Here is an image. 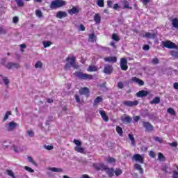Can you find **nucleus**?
I'll return each mask as SVG.
<instances>
[{"mask_svg":"<svg viewBox=\"0 0 178 178\" xmlns=\"http://www.w3.org/2000/svg\"><path fill=\"white\" fill-rule=\"evenodd\" d=\"M76 57L72 56L71 58L68 57L66 58V61L69 62L70 64L67 63L65 65V70H70V67H74V69H77L79 67V65L76 64Z\"/></svg>","mask_w":178,"mask_h":178,"instance_id":"obj_1","label":"nucleus"},{"mask_svg":"<svg viewBox=\"0 0 178 178\" xmlns=\"http://www.w3.org/2000/svg\"><path fill=\"white\" fill-rule=\"evenodd\" d=\"M66 5V1L63 0H54L51 1L50 4V8L51 10H56Z\"/></svg>","mask_w":178,"mask_h":178,"instance_id":"obj_2","label":"nucleus"},{"mask_svg":"<svg viewBox=\"0 0 178 178\" xmlns=\"http://www.w3.org/2000/svg\"><path fill=\"white\" fill-rule=\"evenodd\" d=\"M75 77H77L80 80H92V75L89 74H83L82 72H75Z\"/></svg>","mask_w":178,"mask_h":178,"instance_id":"obj_3","label":"nucleus"},{"mask_svg":"<svg viewBox=\"0 0 178 178\" xmlns=\"http://www.w3.org/2000/svg\"><path fill=\"white\" fill-rule=\"evenodd\" d=\"M74 143L75 144V145H76V147H74L75 152H77L79 154H85V149L83 147H81L82 143L81 142H80V140L74 139Z\"/></svg>","mask_w":178,"mask_h":178,"instance_id":"obj_4","label":"nucleus"},{"mask_svg":"<svg viewBox=\"0 0 178 178\" xmlns=\"http://www.w3.org/2000/svg\"><path fill=\"white\" fill-rule=\"evenodd\" d=\"M161 43L165 48L174 49L177 48V44H176L175 42H172L171 40L162 41Z\"/></svg>","mask_w":178,"mask_h":178,"instance_id":"obj_5","label":"nucleus"},{"mask_svg":"<svg viewBox=\"0 0 178 178\" xmlns=\"http://www.w3.org/2000/svg\"><path fill=\"white\" fill-rule=\"evenodd\" d=\"M120 67L121 70L126 72L128 70V60L126 58H122L120 59Z\"/></svg>","mask_w":178,"mask_h":178,"instance_id":"obj_6","label":"nucleus"},{"mask_svg":"<svg viewBox=\"0 0 178 178\" xmlns=\"http://www.w3.org/2000/svg\"><path fill=\"white\" fill-rule=\"evenodd\" d=\"M143 127H144V128L145 129V131L147 132H152L154 130V127L147 121L143 122Z\"/></svg>","mask_w":178,"mask_h":178,"instance_id":"obj_7","label":"nucleus"},{"mask_svg":"<svg viewBox=\"0 0 178 178\" xmlns=\"http://www.w3.org/2000/svg\"><path fill=\"white\" fill-rule=\"evenodd\" d=\"M139 104L138 100H135V101H131V100H127L123 102V105L124 106H127V107H134L136 106H138Z\"/></svg>","mask_w":178,"mask_h":178,"instance_id":"obj_8","label":"nucleus"},{"mask_svg":"<svg viewBox=\"0 0 178 178\" xmlns=\"http://www.w3.org/2000/svg\"><path fill=\"white\" fill-rule=\"evenodd\" d=\"M80 95H84L86 97H90V90L87 87H83L79 90Z\"/></svg>","mask_w":178,"mask_h":178,"instance_id":"obj_9","label":"nucleus"},{"mask_svg":"<svg viewBox=\"0 0 178 178\" xmlns=\"http://www.w3.org/2000/svg\"><path fill=\"white\" fill-rule=\"evenodd\" d=\"M6 68L8 70H17L19 68V65L17 63L9 62L6 65Z\"/></svg>","mask_w":178,"mask_h":178,"instance_id":"obj_10","label":"nucleus"},{"mask_svg":"<svg viewBox=\"0 0 178 178\" xmlns=\"http://www.w3.org/2000/svg\"><path fill=\"white\" fill-rule=\"evenodd\" d=\"M17 126L18 124L16 122H15L14 121H11L6 127L7 131H8L9 132L13 131Z\"/></svg>","mask_w":178,"mask_h":178,"instance_id":"obj_11","label":"nucleus"},{"mask_svg":"<svg viewBox=\"0 0 178 178\" xmlns=\"http://www.w3.org/2000/svg\"><path fill=\"white\" fill-rule=\"evenodd\" d=\"M103 72L107 75H111L113 72V65H105V67H104Z\"/></svg>","mask_w":178,"mask_h":178,"instance_id":"obj_12","label":"nucleus"},{"mask_svg":"<svg viewBox=\"0 0 178 178\" xmlns=\"http://www.w3.org/2000/svg\"><path fill=\"white\" fill-rule=\"evenodd\" d=\"M132 159H134L135 161L139 162V163H144V157H143L141 154H135L132 157Z\"/></svg>","mask_w":178,"mask_h":178,"instance_id":"obj_13","label":"nucleus"},{"mask_svg":"<svg viewBox=\"0 0 178 178\" xmlns=\"http://www.w3.org/2000/svg\"><path fill=\"white\" fill-rule=\"evenodd\" d=\"M150 92L147 90H139L136 93V96L138 98L145 97H147Z\"/></svg>","mask_w":178,"mask_h":178,"instance_id":"obj_14","label":"nucleus"},{"mask_svg":"<svg viewBox=\"0 0 178 178\" xmlns=\"http://www.w3.org/2000/svg\"><path fill=\"white\" fill-rule=\"evenodd\" d=\"M104 60H105V62L116 63V62H118V58H116V56H108L104 58Z\"/></svg>","mask_w":178,"mask_h":178,"instance_id":"obj_15","label":"nucleus"},{"mask_svg":"<svg viewBox=\"0 0 178 178\" xmlns=\"http://www.w3.org/2000/svg\"><path fill=\"white\" fill-rule=\"evenodd\" d=\"M99 113H100L101 118H102L103 120L105 121V122H108V117L107 114H106V112L104 111L100 110L99 111Z\"/></svg>","mask_w":178,"mask_h":178,"instance_id":"obj_16","label":"nucleus"},{"mask_svg":"<svg viewBox=\"0 0 178 178\" xmlns=\"http://www.w3.org/2000/svg\"><path fill=\"white\" fill-rule=\"evenodd\" d=\"M79 13V8L76 6L75 7H72V9H70L68 10V13L70 15H73L74 14H78Z\"/></svg>","mask_w":178,"mask_h":178,"instance_id":"obj_17","label":"nucleus"},{"mask_svg":"<svg viewBox=\"0 0 178 178\" xmlns=\"http://www.w3.org/2000/svg\"><path fill=\"white\" fill-rule=\"evenodd\" d=\"M131 81L134 83H137L138 85L141 86L145 85L144 81H142L141 79H139L137 77H132Z\"/></svg>","mask_w":178,"mask_h":178,"instance_id":"obj_18","label":"nucleus"},{"mask_svg":"<svg viewBox=\"0 0 178 178\" xmlns=\"http://www.w3.org/2000/svg\"><path fill=\"white\" fill-rule=\"evenodd\" d=\"M144 37L148 39H154L156 38V33H150L149 32H147L145 33Z\"/></svg>","mask_w":178,"mask_h":178,"instance_id":"obj_19","label":"nucleus"},{"mask_svg":"<svg viewBox=\"0 0 178 178\" xmlns=\"http://www.w3.org/2000/svg\"><path fill=\"white\" fill-rule=\"evenodd\" d=\"M106 175H108V177L110 178H112L115 175V170L113 168H110L106 170H105Z\"/></svg>","mask_w":178,"mask_h":178,"instance_id":"obj_20","label":"nucleus"},{"mask_svg":"<svg viewBox=\"0 0 178 178\" xmlns=\"http://www.w3.org/2000/svg\"><path fill=\"white\" fill-rule=\"evenodd\" d=\"M134 168H135V170H138L139 173L140 175L144 174V170L142 168V167H141V165L140 164L135 163L134 164Z\"/></svg>","mask_w":178,"mask_h":178,"instance_id":"obj_21","label":"nucleus"},{"mask_svg":"<svg viewBox=\"0 0 178 178\" xmlns=\"http://www.w3.org/2000/svg\"><path fill=\"white\" fill-rule=\"evenodd\" d=\"M67 16V14L63 11H58V13H56V17L58 19L66 17Z\"/></svg>","mask_w":178,"mask_h":178,"instance_id":"obj_22","label":"nucleus"},{"mask_svg":"<svg viewBox=\"0 0 178 178\" xmlns=\"http://www.w3.org/2000/svg\"><path fill=\"white\" fill-rule=\"evenodd\" d=\"M93 20H95V24H99L101 22V16L99 14L96 13L95 17H93Z\"/></svg>","mask_w":178,"mask_h":178,"instance_id":"obj_23","label":"nucleus"},{"mask_svg":"<svg viewBox=\"0 0 178 178\" xmlns=\"http://www.w3.org/2000/svg\"><path fill=\"white\" fill-rule=\"evenodd\" d=\"M123 9L133 10V7L129 6V3L127 0L123 1Z\"/></svg>","mask_w":178,"mask_h":178,"instance_id":"obj_24","label":"nucleus"},{"mask_svg":"<svg viewBox=\"0 0 178 178\" xmlns=\"http://www.w3.org/2000/svg\"><path fill=\"white\" fill-rule=\"evenodd\" d=\"M88 72H97L98 69L97 66L95 65H90L89 67L87 69Z\"/></svg>","mask_w":178,"mask_h":178,"instance_id":"obj_25","label":"nucleus"},{"mask_svg":"<svg viewBox=\"0 0 178 178\" xmlns=\"http://www.w3.org/2000/svg\"><path fill=\"white\" fill-rule=\"evenodd\" d=\"M160 97H156L154 99L150 102V104H158L160 103Z\"/></svg>","mask_w":178,"mask_h":178,"instance_id":"obj_26","label":"nucleus"},{"mask_svg":"<svg viewBox=\"0 0 178 178\" xmlns=\"http://www.w3.org/2000/svg\"><path fill=\"white\" fill-rule=\"evenodd\" d=\"M129 138L131 141V145L134 146V147L136 146V140L134 139V135L129 134Z\"/></svg>","mask_w":178,"mask_h":178,"instance_id":"obj_27","label":"nucleus"},{"mask_svg":"<svg viewBox=\"0 0 178 178\" xmlns=\"http://www.w3.org/2000/svg\"><path fill=\"white\" fill-rule=\"evenodd\" d=\"M158 160L160 161H165V157L162 153L159 152L158 153Z\"/></svg>","mask_w":178,"mask_h":178,"instance_id":"obj_28","label":"nucleus"},{"mask_svg":"<svg viewBox=\"0 0 178 178\" xmlns=\"http://www.w3.org/2000/svg\"><path fill=\"white\" fill-rule=\"evenodd\" d=\"M116 132L119 134L120 136H123V129L121 128V127H116Z\"/></svg>","mask_w":178,"mask_h":178,"instance_id":"obj_29","label":"nucleus"},{"mask_svg":"<svg viewBox=\"0 0 178 178\" xmlns=\"http://www.w3.org/2000/svg\"><path fill=\"white\" fill-rule=\"evenodd\" d=\"M0 77L2 78V81H3L4 84H6V86L9 85L10 81L8 77H3V74H0Z\"/></svg>","mask_w":178,"mask_h":178,"instance_id":"obj_30","label":"nucleus"},{"mask_svg":"<svg viewBox=\"0 0 178 178\" xmlns=\"http://www.w3.org/2000/svg\"><path fill=\"white\" fill-rule=\"evenodd\" d=\"M50 170L53 172H63V170L61 168H56L55 167L51 168Z\"/></svg>","mask_w":178,"mask_h":178,"instance_id":"obj_31","label":"nucleus"},{"mask_svg":"<svg viewBox=\"0 0 178 178\" xmlns=\"http://www.w3.org/2000/svg\"><path fill=\"white\" fill-rule=\"evenodd\" d=\"M100 170H110L111 168H108L107 165H105L104 163H100L99 164V168Z\"/></svg>","mask_w":178,"mask_h":178,"instance_id":"obj_32","label":"nucleus"},{"mask_svg":"<svg viewBox=\"0 0 178 178\" xmlns=\"http://www.w3.org/2000/svg\"><path fill=\"white\" fill-rule=\"evenodd\" d=\"M111 39H113V41L118 42L120 40V38L116 33H113V35L111 36Z\"/></svg>","mask_w":178,"mask_h":178,"instance_id":"obj_33","label":"nucleus"},{"mask_svg":"<svg viewBox=\"0 0 178 178\" xmlns=\"http://www.w3.org/2000/svg\"><path fill=\"white\" fill-rule=\"evenodd\" d=\"M170 55L173 58H178V52L175 51V50H171L170 51Z\"/></svg>","mask_w":178,"mask_h":178,"instance_id":"obj_34","label":"nucleus"},{"mask_svg":"<svg viewBox=\"0 0 178 178\" xmlns=\"http://www.w3.org/2000/svg\"><path fill=\"white\" fill-rule=\"evenodd\" d=\"M103 102V99L100 96H98L95 99V105H97V104H99L100 102Z\"/></svg>","mask_w":178,"mask_h":178,"instance_id":"obj_35","label":"nucleus"},{"mask_svg":"<svg viewBox=\"0 0 178 178\" xmlns=\"http://www.w3.org/2000/svg\"><path fill=\"white\" fill-rule=\"evenodd\" d=\"M172 26L173 27L178 29V19L174 18L172 20Z\"/></svg>","mask_w":178,"mask_h":178,"instance_id":"obj_36","label":"nucleus"},{"mask_svg":"<svg viewBox=\"0 0 178 178\" xmlns=\"http://www.w3.org/2000/svg\"><path fill=\"white\" fill-rule=\"evenodd\" d=\"M168 113L169 114H170V115H176V112H175V109L172 108H168Z\"/></svg>","mask_w":178,"mask_h":178,"instance_id":"obj_37","label":"nucleus"},{"mask_svg":"<svg viewBox=\"0 0 178 178\" xmlns=\"http://www.w3.org/2000/svg\"><path fill=\"white\" fill-rule=\"evenodd\" d=\"M6 172L7 175H8V176L11 177L12 178H16V177H15L13 171H12L11 170L7 169Z\"/></svg>","mask_w":178,"mask_h":178,"instance_id":"obj_38","label":"nucleus"},{"mask_svg":"<svg viewBox=\"0 0 178 178\" xmlns=\"http://www.w3.org/2000/svg\"><path fill=\"white\" fill-rule=\"evenodd\" d=\"M51 44H52V42L50 41H44L43 42L44 48L49 47Z\"/></svg>","mask_w":178,"mask_h":178,"instance_id":"obj_39","label":"nucleus"},{"mask_svg":"<svg viewBox=\"0 0 178 178\" xmlns=\"http://www.w3.org/2000/svg\"><path fill=\"white\" fill-rule=\"evenodd\" d=\"M123 121L127 123H131V118L129 115H127L126 117H124Z\"/></svg>","mask_w":178,"mask_h":178,"instance_id":"obj_40","label":"nucleus"},{"mask_svg":"<svg viewBox=\"0 0 178 178\" xmlns=\"http://www.w3.org/2000/svg\"><path fill=\"white\" fill-rule=\"evenodd\" d=\"M9 115H12L11 111L6 112V115H4V118H3V122L8 120Z\"/></svg>","mask_w":178,"mask_h":178,"instance_id":"obj_41","label":"nucleus"},{"mask_svg":"<svg viewBox=\"0 0 178 178\" xmlns=\"http://www.w3.org/2000/svg\"><path fill=\"white\" fill-rule=\"evenodd\" d=\"M42 65H43L41 61L38 60V62H36V63H35V67L36 69H38V68H42Z\"/></svg>","mask_w":178,"mask_h":178,"instance_id":"obj_42","label":"nucleus"},{"mask_svg":"<svg viewBox=\"0 0 178 178\" xmlns=\"http://www.w3.org/2000/svg\"><path fill=\"white\" fill-rule=\"evenodd\" d=\"M97 3V6L100 8L104 7V0H98Z\"/></svg>","mask_w":178,"mask_h":178,"instance_id":"obj_43","label":"nucleus"},{"mask_svg":"<svg viewBox=\"0 0 178 178\" xmlns=\"http://www.w3.org/2000/svg\"><path fill=\"white\" fill-rule=\"evenodd\" d=\"M95 38V33H92V34H90L89 35V42H94V39Z\"/></svg>","mask_w":178,"mask_h":178,"instance_id":"obj_44","label":"nucleus"},{"mask_svg":"<svg viewBox=\"0 0 178 178\" xmlns=\"http://www.w3.org/2000/svg\"><path fill=\"white\" fill-rule=\"evenodd\" d=\"M35 15H36V17H40V18L42 17L43 15H42V10H35Z\"/></svg>","mask_w":178,"mask_h":178,"instance_id":"obj_45","label":"nucleus"},{"mask_svg":"<svg viewBox=\"0 0 178 178\" xmlns=\"http://www.w3.org/2000/svg\"><path fill=\"white\" fill-rule=\"evenodd\" d=\"M106 161L108 163H115V159L114 157H108V159Z\"/></svg>","mask_w":178,"mask_h":178,"instance_id":"obj_46","label":"nucleus"},{"mask_svg":"<svg viewBox=\"0 0 178 178\" xmlns=\"http://www.w3.org/2000/svg\"><path fill=\"white\" fill-rule=\"evenodd\" d=\"M114 173H115V176L116 177H119L120 176V175H122V172L121 169H115V171H114Z\"/></svg>","mask_w":178,"mask_h":178,"instance_id":"obj_47","label":"nucleus"},{"mask_svg":"<svg viewBox=\"0 0 178 178\" xmlns=\"http://www.w3.org/2000/svg\"><path fill=\"white\" fill-rule=\"evenodd\" d=\"M15 2H17V6H19V8L24 7V1H22V0H17L15 1Z\"/></svg>","mask_w":178,"mask_h":178,"instance_id":"obj_48","label":"nucleus"},{"mask_svg":"<svg viewBox=\"0 0 178 178\" xmlns=\"http://www.w3.org/2000/svg\"><path fill=\"white\" fill-rule=\"evenodd\" d=\"M24 170H26L28 172H31V173L35 172L34 170H33L29 166H25Z\"/></svg>","mask_w":178,"mask_h":178,"instance_id":"obj_49","label":"nucleus"},{"mask_svg":"<svg viewBox=\"0 0 178 178\" xmlns=\"http://www.w3.org/2000/svg\"><path fill=\"white\" fill-rule=\"evenodd\" d=\"M152 63L153 65H157V64H159V59H158L156 57H155L154 58H153V59L152 60Z\"/></svg>","mask_w":178,"mask_h":178,"instance_id":"obj_50","label":"nucleus"},{"mask_svg":"<svg viewBox=\"0 0 178 178\" xmlns=\"http://www.w3.org/2000/svg\"><path fill=\"white\" fill-rule=\"evenodd\" d=\"M7 33L6 30L3 28V26H0V35H6Z\"/></svg>","mask_w":178,"mask_h":178,"instance_id":"obj_51","label":"nucleus"},{"mask_svg":"<svg viewBox=\"0 0 178 178\" xmlns=\"http://www.w3.org/2000/svg\"><path fill=\"white\" fill-rule=\"evenodd\" d=\"M177 170H178V166H177ZM172 178H178V172L173 171Z\"/></svg>","mask_w":178,"mask_h":178,"instance_id":"obj_52","label":"nucleus"},{"mask_svg":"<svg viewBox=\"0 0 178 178\" xmlns=\"http://www.w3.org/2000/svg\"><path fill=\"white\" fill-rule=\"evenodd\" d=\"M27 134L31 137H34V132L33 131H27Z\"/></svg>","mask_w":178,"mask_h":178,"instance_id":"obj_53","label":"nucleus"},{"mask_svg":"<svg viewBox=\"0 0 178 178\" xmlns=\"http://www.w3.org/2000/svg\"><path fill=\"white\" fill-rule=\"evenodd\" d=\"M18 22H19V17H17V16H15L13 18V23L17 24Z\"/></svg>","mask_w":178,"mask_h":178,"instance_id":"obj_54","label":"nucleus"},{"mask_svg":"<svg viewBox=\"0 0 178 178\" xmlns=\"http://www.w3.org/2000/svg\"><path fill=\"white\" fill-rule=\"evenodd\" d=\"M44 148L46 149H47L48 151H51L54 149V146L52 145H47V146H44Z\"/></svg>","mask_w":178,"mask_h":178,"instance_id":"obj_55","label":"nucleus"},{"mask_svg":"<svg viewBox=\"0 0 178 178\" xmlns=\"http://www.w3.org/2000/svg\"><path fill=\"white\" fill-rule=\"evenodd\" d=\"M28 161H29V162L33 165H35V163L31 156H28Z\"/></svg>","mask_w":178,"mask_h":178,"instance_id":"obj_56","label":"nucleus"},{"mask_svg":"<svg viewBox=\"0 0 178 178\" xmlns=\"http://www.w3.org/2000/svg\"><path fill=\"white\" fill-rule=\"evenodd\" d=\"M92 166H93V168H94L96 170H97V171H99V170H100L99 165H97V163H93Z\"/></svg>","mask_w":178,"mask_h":178,"instance_id":"obj_57","label":"nucleus"},{"mask_svg":"<svg viewBox=\"0 0 178 178\" xmlns=\"http://www.w3.org/2000/svg\"><path fill=\"white\" fill-rule=\"evenodd\" d=\"M143 50L149 51V44H145L144 47H143Z\"/></svg>","mask_w":178,"mask_h":178,"instance_id":"obj_58","label":"nucleus"},{"mask_svg":"<svg viewBox=\"0 0 178 178\" xmlns=\"http://www.w3.org/2000/svg\"><path fill=\"white\" fill-rule=\"evenodd\" d=\"M74 98H75V102H76L78 104H79L80 103L79 96L78 95H75Z\"/></svg>","mask_w":178,"mask_h":178,"instance_id":"obj_59","label":"nucleus"},{"mask_svg":"<svg viewBox=\"0 0 178 178\" xmlns=\"http://www.w3.org/2000/svg\"><path fill=\"white\" fill-rule=\"evenodd\" d=\"M118 87L120 88V89H122V88H124V84H123V83H122V82H118Z\"/></svg>","mask_w":178,"mask_h":178,"instance_id":"obj_60","label":"nucleus"},{"mask_svg":"<svg viewBox=\"0 0 178 178\" xmlns=\"http://www.w3.org/2000/svg\"><path fill=\"white\" fill-rule=\"evenodd\" d=\"M79 31H85V26H84V25L83 24H80V26H79Z\"/></svg>","mask_w":178,"mask_h":178,"instance_id":"obj_61","label":"nucleus"},{"mask_svg":"<svg viewBox=\"0 0 178 178\" xmlns=\"http://www.w3.org/2000/svg\"><path fill=\"white\" fill-rule=\"evenodd\" d=\"M149 156L154 158L155 157V152L154 151H150L149 152Z\"/></svg>","mask_w":178,"mask_h":178,"instance_id":"obj_62","label":"nucleus"},{"mask_svg":"<svg viewBox=\"0 0 178 178\" xmlns=\"http://www.w3.org/2000/svg\"><path fill=\"white\" fill-rule=\"evenodd\" d=\"M173 88L175 90H178V83L177 82L174 83Z\"/></svg>","mask_w":178,"mask_h":178,"instance_id":"obj_63","label":"nucleus"},{"mask_svg":"<svg viewBox=\"0 0 178 178\" xmlns=\"http://www.w3.org/2000/svg\"><path fill=\"white\" fill-rule=\"evenodd\" d=\"M81 178H91V177H89V175H83Z\"/></svg>","mask_w":178,"mask_h":178,"instance_id":"obj_64","label":"nucleus"}]
</instances>
